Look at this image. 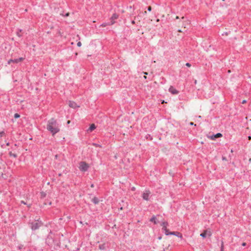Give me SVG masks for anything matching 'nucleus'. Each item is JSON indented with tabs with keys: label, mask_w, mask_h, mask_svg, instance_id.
Instances as JSON below:
<instances>
[{
	"label": "nucleus",
	"mask_w": 251,
	"mask_h": 251,
	"mask_svg": "<svg viewBox=\"0 0 251 251\" xmlns=\"http://www.w3.org/2000/svg\"><path fill=\"white\" fill-rule=\"evenodd\" d=\"M246 102H247L246 100H243L242 101V104H245V103H246Z\"/></svg>",
	"instance_id": "393cba45"
},
{
	"label": "nucleus",
	"mask_w": 251,
	"mask_h": 251,
	"mask_svg": "<svg viewBox=\"0 0 251 251\" xmlns=\"http://www.w3.org/2000/svg\"><path fill=\"white\" fill-rule=\"evenodd\" d=\"M161 226H162L163 229H166L168 226V223L167 222H162Z\"/></svg>",
	"instance_id": "4468645a"
},
{
	"label": "nucleus",
	"mask_w": 251,
	"mask_h": 251,
	"mask_svg": "<svg viewBox=\"0 0 251 251\" xmlns=\"http://www.w3.org/2000/svg\"><path fill=\"white\" fill-rule=\"evenodd\" d=\"M190 125H191V126H192V125H194V123H193V122H191V123H190Z\"/></svg>",
	"instance_id": "473e14b6"
},
{
	"label": "nucleus",
	"mask_w": 251,
	"mask_h": 251,
	"mask_svg": "<svg viewBox=\"0 0 251 251\" xmlns=\"http://www.w3.org/2000/svg\"><path fill=\"white\" fill-rule=\"evenodd\" d=\"M222 136V134L220 133H217L216 134H215V135H214V136L211 137V139H213L214 138L221 137Z\"/></svg>",
	"instance_id": "ddd939ff"
},
{
	"label": "nucleus",
	"mask_w": 251,
	"mask_h": 251,
	"mask_svg": "<svg viewBox=\"0 0 251 251\" xmlns=\"http://www.w3.org/2000/svg\"><path fill=\"white\" fill-rule=\"evenodd\" d=\"M47 129L51 133L52 136L58 133L60 131V129L56 120L51 118L49 120Z\"/></svg>",
	"instance_id": "f257e3e1"
},
{
	"label": "nucleus",
	"mask_w": 251,
	"mask_h": 251,
	"mask_svg": "<svg viewBox=\"0 0 251 251\" xmlns=\"http://www.w3.org/2000/svg\"><path fill=\"white\" fill-rule=\"evenodd\" d=\"M42 225V223L39 221H35L31 223V228L32 230L38 229Z\"/></svg>",
	"instance_id": "7ed1b4c3"
},
{
	"label": "nucleus",
	"mask_w": 251,
	"mask_h": 251,
	"mask_svg": "<svg viewBox=\"0 0 251 251\" xmlns=\"http://www.w3.org/2000/svg\"><path fill=\"white\" fill-rule=\"evenodd\" d=\"M93 145H94V146H97V145H96V144H94Z\"/></svg>",
	"instance_id": "c03bdc74"
},
{
	"label": "nucleus",
	"mask_w": 251,
	"mask_h": 251,
	"mask_svg": "<svg viewBox=\"0 0 251 251\" xmlns=\"http://www.w3.org/2000/svg\"><path fill=\"white\" fill-rule=\"evenodd\" d=\"M148 10L149 11H151V6H149L148 8Z\"/></svg>",
	"instance_id": "5701e85b"
},
{
	"label": "nucleus",
	"mask_w": 251,
	"mask_h": 251,
	"mask_svg": "<svg viewBox=\"0 0 251 251\" xmlns=\"http://www.w3.org/2000/svg\"><path fill=\"white\" fill-rule=\"evenodd\" d=\"M96 128V126H95V125L93 124L91 125V126L89 127V128H88L87 131L91 132L92 131H93L94 129H95Z\"/></svg>",
	"instance_id": "9b49d317"
},
{
	"label": "nucleus",
	"mask_w": 251,
	"mask_h": 251,
	"mask_svg": "<svg viewBox=\"0 0 251 251\" xmlns=\"http://www.w3.org/2000/svg\"><path fill=\"white\" fill-rule=\"evenodd\" d=\"M69 105L70 107L74 109L77 107H79V106L78 105L76 102L73 101H70L69 102Z\"/></svg>",
	"instance_id": "6e6552de"
},
{
	"label": "nucleus",
	"mask_w": 251,
	"mask_h": 251,
	"mask_svg": "<svg viewBox=\"0 0 251 251\" xmlns=\"http://www.w3.org/2000/svg\"><path fill=\"white\" fill-rule=\"evenodd\" d=\"M199 118H201V116H199Z\"/></svg>",
	"instance_id": "49530a36"
},
{
	"label": "nucleus",
	"mask_w": 251,
	"mask_h": 251,
	"mask_svg": "<svg viewBox=\"0 0 251 251\" xmlns=\"http://www.w3.org/2000/svg\"><path fill=\"white\" fill-rule=\"evenodd\" d=\"M144 74H145V75H148V73H147V72H144Z\"/></svg>",
	"instance_id": "e433bc0d"
},
{
	"label": "nucleus",
	"mask_w": 251,
	"mask_h": 251,
	"mask_svg": "<svg viewBox=\"0 0 251 251\" xmlns=\"http://www.w3.org/2000/svg\"><path fill=\"white\" fill-rule=\"evenodd\" d=\"M178 31L179 32H182V31L181 29H179V30H178Z\"/></svg>",
	"instance_id": "72a5a7b5"
},
{
	"label": "nucleus",
	"mask_w": 251,
	"mask_h": 251,
	"mask_svg": "<svg viewBox=\"0 0 251 251\" xmlns=\"http://www.w3.org/2000/svg\"><path fill=\"white\" fill-rule=\"evenodd\" d=\"M100 250H104V245H100Z\"/></svg>",
	"instance_id": "aec40b11"
},
{
	"label": "nucleus",
	"mask_w": 251,
	"mask_h": 251,
	"mask_svg": "<svg viewBox=\"0 0 251 251\" xmlns=\"http://www.w3.org/2000/svg\"><path fill=\"white\" fill-rule=\"evenodd\" d=\"M186 65L187 67H190L191 66V64H190V63H187L186 64Z\"/></svg>",
	"instance_id": "b1692460"
},
{
	"label": "nucleus",
	"mask_w": 251,
	"mask_h": 251,
	"mask_svg": "<svg viewBox=\"0 0 251 251\" xmlns=\"http://www.w3.org/2000/svg\"><path fill=\"white\" fill-rule=\"evenodd\" d=\"M131 23H132V24H133V25L135 24V21H134V20H133V21H132L131 22Z\"/></svg>",
	"instance_id": "c756f323"
},
{
	"label": "nucleus",
	"mask_w": 251,
	"mask_h": 251,
	"mask_svg": "<svg viewBox=\"0 0 251 251\" xmlns=\"http://www.w3.org/2000/svg\"><path fill=\"white\" fill-rule=\"evenodd\" d=\"M226 158L223 157V160H225Z\"/></svg>",
	"instance_id": "a18cd8bd"
},
{
	"label": "nucleus",
	"mask_w": 251,
	"mask_h": 251,
	"mask_svg": "<svg viewBox=\"0 0 251 251\" xmlns=\"http://www.w3.org/2000/svg\"><path fill=\"white\" fill-rule=\"evenodd\" d=\"M135 19L138 22H140L141 20V17L140 15H138L137 17H135Z\"/></svg>",
	"instance_id": "dca6fc26"
},
{
	"label": "nucleus",
	"mask_w": 251,
	"mask_h": 251,
	"mask_svg": "<svg viewBox=\"0 0 251 251\" xmlns=\"http://www.w3.org/2000/svg\"><path fill=\"white\" fill-rule=\"evenodd\" d=\"M200 236L203 238H205L207 236H210V232L206 230V231H204L203 233H201L200 234Z\"/></svg>",
	"instance_id": "9d476101"
},
{
	"label": "nucleus",
	"mask_w": 251,
	"mask_h": 251,
	"mask_svg": "<svg viewBox=\"0 0 251 251\" xmlns=\"http://www.w3.org/2000/svg\"><path fill=\"white\" fill-rule=\"evenodd\" d=\"M248 138H249V140H251V136H249V137H248Z\"/></svg>",
	"instance_id": "f704fd0d"
},
{
	"label": "nucleus",
	"mask_w": 251,
	"mask_h": 251,
	"mask_svg": "<svg viewBox=\"0 0 251 251\" xmlns=\"http://www.w3.org/2000/svg\"><path fill=\"white\" fill-rule=\"evenodd\" d=\"M221 251H224V249H223V244H222V245Z\"/></svg>",
	"instance_id": "cd10ccee"
},
{
	"label": "nucleus",
	"mask_w": 251,
	"mask_h": 251,
	"mask_svg": "<svg viewBox=\"0 0 251 251\" xmlns=\"http://www.w3.org/2000/svg\"><path fill=\"white\" fill-rule=\"evenodd\" d=\"M5 133L4 132H0V138L3 135H4Z\"/></svg>",
	"instance_id": "4be33fe9"
},
{
	"label": "nucleus",
	"mask_w": 251,
	"mask_h": 251,
	"mask_svg": "<svg viewBox=\"0 0 251 251\" xmlns=\"http://www.w3.org/2000/svg\"><path fill=\"white\" fill-rule=\"evenodd\" d=\"M165 102L163 100L162 102V103H164Z\"/></svg>",
	"instance_id": "37998d69"
},
{
	"label": "nucleus",
	"mask_w": 251,
	"mask_h": 251,
	"mask_svg": "<svg viewBox=\"0 0 251 251\" xmlns=\"http://www.w3.org/2000/svg\"><path fill=\"white\" fill-rule=\"evenodd\" d=\"M144 78H145V79H146V78H147V76H146V75H145V76H144Z\"/></svg>",
	"instance_id": "a19ab883"
},
{
	"label": "nucleus",
	"mask_w": 251,
	"mask_h": 251,
	"mask_svg": "<svg viewBox=\"0 0 251 251\" xmlns=\"http://www.w3.org/2000/svg\"><path fill=\"white\" fill-rule=\"evenodd\" d=\"M132 190H135V188H134V187H132Z\"/></svg>",
	"instance_id": "ea45409f"
},
{
	"label": "nucleus",
	"mask_w": 251,
	"mask_h": 251,
	"mask_svg": "<svg viewBox=\"0 0 251 251\" xmlns=\"http://www.w3.org/2000/svg\"><path fill=\"white\" fill-rule=\"evenodd\" d=\"M175 19L178 20V19H179V18L178 16H177L176 17Z\"/></svg>",
	"instance_id": "c85d7f7f"
},
{
	"label": "nucleus",
	"mask_w": 251,
	"mask_h": 251,
	"mask_svg": "<svg viewBox=\"0 0 251 251\" xmlns=\"http://www.w3.org/2000/svg\"><path fill=\"white\" fill-rule=\"evenodd\" d=\"M21 202L22 203L24 204H26V202H25L24 201H22Z\"/></svg>",
	"instance_id": "bb28decb"
},
{
	"label": "nucleus",
	"mask_w": 251,
	"mask_h": 251,
	"mask_svg": "<svg viewBox=\"0 0 251 251\" xmlns=\"http://www.w3.org/2000/svg\"><path fill=\"white\" fill-rule=\"evenodd\" d=\"M119 15L116 13L113 14L112 15V17L110 18L111 25H113L115 23V20L117 19Z\"/></svg>",
	"instance_id": "0eeeda50"
},
{
	"label": "nucleus",
	"mask_w": 251,
	"mask_h": 251,
	"mask_svg": "<svg viewBox=\"0 0 251 251\" xmlns=\"http://www.w3.org/2000/svg\"><path fill=\"white\" fill-rule=\"evenodd\" d=\"M151 222H152L154 224H157L158 223V221L156 219V217L155 216H152V217L150 219Z\"/></svg>",
	"instance_id": "f8f14e48"
},
{
	"label": "nucleus",
	"mask_w": 251,
	"mask_h": 251,
	"mask_svg": "<svg viewBox=\"0 0 251 251\" xmlns=\"http://www.w3.org/2000/svg\"><path fill=\"white\" fill-rule=\"evenodd\" d=\"M77 46L79 47H81V42L79 41L78 42H77Z\"/></svg>",
	"instance_id": "412c9836"
},
{
	"label": "nucleus",
	"mask_w": 251,
	"mask_h": 251,
	"mask_svg": "<svg viewBox=\"0 0 251 251\" xmlns=\"http://www.w3.org/2000/svg\"><path fill=\"white\" fill-rule=\"evenodd\" d=\"M165 231V233L166 235H169V233L170 232H169L168 230L167 229V228H166V229H163Z\"/></svg>",
	"instance_id": "a211bd4d"
},
{
	"label": "nucleus",
	"mask_w": 251,
	"mask_h": 251,
	"mask_svg": "<svg viewBox=\"0 0 251 251\" xmlns=\"http://www.w3.org/2000/svg\"><path fill=\"white\" fill-rule=\"evenodd\" d=\"M24 60V58L20 57L18 59H10L8 61V64H10L11 63H18L20 62H22Z\"/></svg>",
	"instance_id": "423d86ee"
},
{
	"label": "nucleus",
	"mask_w": 251,
	"mask_h": 251,
	"mask_svg": "<svg viewBox=\"0 0 251 251\" xmlns=\"http://www.w3.org/2000/svg\"><path fill=\"white\" fill-rule=\"evenodd\" d=\"M169 91L173 95H176L178 93V91L173 86L169 88Z\"/></svg>",
	"instance_id": "1a4fd4ad"
},
{
	"label": "nucleus",
	"mask_w": 251,
	"mask_h": 251,
	"mask_svg": "<svg viewBox=\"0 0 251 251\" xmlns=\"http://www.w3.org/2000/svg\"><path fill=\"white\" fill-rule=\"evenodd\" d=\"M88 167V165L84 162H81L79 164V169L81 171H86Z\"/></svg>",
	"instance_id": "39448f33"
},
{
	"label": "nucleus",
	"mask_w": 251,
	"mask_h": 251,
	"mask_svg": "<svg viewBox=\"0 0 251 251\" xmlns=\"http://www.w3.org/2000/svg\"><path fill=\"white\" fill-rule=\"evenodd\" d=\"M246 243H242V246H246Z\"/></svg>",
	"instance_id": "7c9ffc66"
},
{
	"label": "nucleus",
	"mask_w": 251,
	"mask_h": 251,
	"mask_svg": "<svg viewBox=\"0 0 251 251\" xmlns=\"http://www.w3.org/2000/svg\"><path fill=\"white\" fill-rule=\"evenodd\" d=\"M91 187H94V185H93V184H92V185H91Z\"/></svg>",
	"instance_id": "79ce46f5"
},
{
	"label": "nucleus",
	"mask_w": 251,
	"mask_h": 251,
	"mask_svg": "<svg viewBox=\"0 0 251 251\" xmlns=\"http://www.w3.org/2000/svg\"><path fill=\"white\" fill-rule=\"evenodd\" d=\"M177 234H179V233L177 232ZM169 235H176V236H178L177 234H176V233L175 232H170L169 233Z\"/></svg>",
	"instance_id": "f3484780"
},
{
	"label": "nucleus",
	"mask_w": 251,
	"mask_h": 251,
	"mask_svg": "<svg viewBox=\"0 0 251 251\" xmlns=\"http://www.w3.org/2000/svg\"><path fill=\"white\" fill-rule=\"evenodd\" d=\"M159 21H160V20H159V19H157L156 20V22H159Z\"/></svg>",
	"instance_id": "c9c22d12"
},
{
	"label": "nucleus",
	"mask_w": 251,
	"mask_h": 251,
	"mask_svg": "<svg viewBox=\"0 0 251 251\" xmlns=\"http://www.w3.org/2000/svg\"><path fill=\"white\" fill-rule=\"evenodd\" d=\"M151 193L149 190H146L143 192L142 198L145 201H149L151 198Z\"/></svg>",
	"instance_id": "f03ea898"
},
{
	"label": "nucleus",
	"mask_w": 251,
	"mask_h": 251,
	"mask_svg": "<svg viewBox=\"0 0 251 251\" xmlns=\"http://www.w3.org/2000/svg\"><path fill=\"white\" fill-rule=\"evenodd\" d=\"M70 121H68V122H67V124H70Z\"/></svg>",
	"instance_id": "4c0bfd02"
},
{
	"label": "nucleus",
	"mask_w": 251,
	"mask_h": 251,
	"mask_svg": "<svg viewBox=\"0 0 251 251\" xmlns=\"http://www.w3.org/2000/svg\"><path fill=\"white\" fill-rule=\"evenodd\" d=\"M27 206H28V207H29L31 206V204H28V205H27Z\"/></svg>",
	"instance_id": "58836bf2"
},
{
	"label": "nucleus",
	"mask_w": 251,
	"mask_h": 251,
	"mask_svg": "<svg viewBox=\"0 0 251 251\" xmlns=\"http://www.w3.org/2000/svg\"><path fill=\"white\" fill-rule=\"evenodd\" d=\"M20 117V115L18 113H15L14 114V117L15 118H18Z\"/></svg>",
	"instance_id": "6ab92c4d"
},
{
	"label": "nucleus",
	"mask_w": 251,
	"mask_h": 251,
	"mask_svg": "<svg viewBox=\"0 0 251 251\" xmlns=\"http://www.w3.org/2000/svg\"><path fill=\"white\" fill-rule=\"evenodd\" d=\"M250 122H251V120H250Z\"/></svg>",
	"instance_id": "de8ad7c7"
},
{
	"label": "nucleus",
	"mask_w": 251,
	"mask_h": 251,
	"mask_svg": "<svg viewBox=\"0 0 251 251\" xmlns=\"http://www.w3.org/2000/svg\"><path fill=\"white\" fill-rule=\"evenodd\" d=\"M45 195H46V194L44 193H43V192L41 193V196L42 197H45Z\"/></svg>",
	"instance_id": "a878e982"
},
{
	"label": "nucleus",
	"mask_w": 251,
	"mask_h": 251,
	"mask_svg": "<svg viewBox=\"0 0 251 251\" xmlns=\"http://www.w3.org/2000/svg\"><path fill=\"white\" fill-rule=\"evenodd\" d=\"M106 25L102 24V25H101V26L104 27V26H105Z\"/></svg>",
	"instance_id": "2f4dec72"
},
{
	"label": "nucleus",
	"mask_w": 251,
	"mask_h": 251,
	"mask_svg": "<svg viewBox=\"0 0 251 251\" xmlns=\"http://www.w3.org/2000/svg\"><path fill=\"white\" fill-rule=\"evenodd\" d=\"M184 17H182L181 19H180V21L178 23V26L184 27V28H186L187 22L184 20Z\"/></svg>",
	"instance_id": "20e7f679"
},
{
	"label": "nucleus",
	"mask_w": 251,
	"mask_h": 251,
	"mask_svg": "<svg viewBox=\"0 0 251 251\" xmlns=\"http://www.w3.org/2000/svg\"><path fill=\"white\" fill-rule=\"evenodd\" d=\"M92 201L95 203V204H97L99 203V199L96 198V197H94L93 199H92Z\"/></svg>",
	"instance_id": "2eb2a0df"
}]
</instances>
